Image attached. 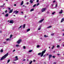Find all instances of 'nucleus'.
<instances>
[{
    "mask_svg": "<svg viewBox=\"0 0 64 64\" xmlns=\"http://www.w3.org/2000/svg\"><path fill=\"white\" fill-rule=\"evenodd\" d=\"M8 56V53H7L6 54L3 56L0 59V60H4Z\"/></svg>",
    "mask_w": 64,
    "mask_h": 64,
    "instance_id": "f257e3e1",
    "label": "nucleus"
},
{
    "mask_svg": "<svg viewBox=\"0 0 64 64\" xmlns=\"http://www.w3.org/2000/svg\"><path fill=\"white\" fill-rule=\"evenodd\" d=\"M46 52V50H44L43 51H42V52H40L38 54V55H40L41 54L40 56L42 57L43 56V55H44V54L45 53V52Z\"/></svg>",
    "mask_w": 64,
    "mask_h": 64,
    "instance_id": "f03ea898",
    "label": "nucleus"
},
{
    "mask_svg": "<svg viewBox=\"0 0 64 64\" xmlns=\"http://www.w3.org/2000/svg\"><path fill=\"white\" fill-rule=\"evenodd\" d=\"M18 13H19V11L16 10L13 13H15L16 14H17Z\"/></svg>",
    "mask_w": 64,
    "mask_h": 64,
    "instance_id": "7ed1b4c3",
    "label": "nucleus"
},
{
    "mask_svg": "<svg viewBox=\"0 0 64 64\" xmlns=\"http://www.w3.org/2000/svg\"><path fill=\"white\" fill-rule=\"evenodd\" d=\"M21 41H22V40L20 39V40H18L17 42V43H18V44H20V42H21Z\"/></svg>",
    "mask_w": 64,
    "mask_h": 64,
    "instance_id": "20e7f679",
    "label": "nucleus"
},
{
    "mask_svg": "<svg viewBox=\"0 0 64 64\" xmlns=\"http://www.w3.org/2000/svg\"><path fill=\"white\" fill-rule=\"evenodd\" d=\"M46 10V8H42V12H44V11H45Z\"/></svg>",
    "mask_w": 64,
    "mask_h": 64,
    "instance_id": "39448f33",
    "label": "nucleus"
},
{
    "mask_svg": "<svg viewBox=\"0 0 64 64\" xmlns=\"http://www.w3.org/2000/svg\"><path fill=\"white\" fill-rule=\"evenodd\" d=\"M10 23H12V24H13V23H14V22L13 21V20H10Z\"/></svg>",
    "mask_w": 64,
    "mask_h": 64,
    "instance_id": "423d86ee",
    "label": "nucleus"
},
{
    "mask_svg": "<svg viewBox=\"0 0 64 64\" xmlns=\"http://www.w3.org/2000/svg\"><path fill=\"white\" fill-rule=\"evenodd\" d=\"M13 11V9H12L11 10H10V11L9 12V13H11Z\"/></svg>",
    "mask_w": 64,
    "mask_h": 64,
    "instance_id": "0eeeda50",
    "label": "nucleus"
},
{
    "mask_svg": "<svg viewBox=\"0 0 64 64\" xmlns=\"http://www.w3.org/2000/svg\"><path fill=\"white\" fill-rule=\"evenodd\" d=\"M62 13H63V10H61L60 12H59V13L60 14H62Z\"/></svg>",
    "mask_w": 64,
    "mask_h": 64,
    "instance_id": "6e6552de",
    "label": "nucleus"
},
{
    "mask_svg": "<svg viewBox=\"0 0 64 64\" xmlns=\"http://www.w3.org/2000/svg\"><path fill=\"white\" fill-rule=\"evenodd\" d=\"M8 15H9V14H6V15H5V17H8Z\"/></svg>",
    "mask_w": 64,
    "mask_h": 64,
    "instance_id": "1a4fd4ad",
    "label": "nucleus"
},
{
    "mask_svg": "<svg viewBox=\"0 0 64 64\" xmlns=\"http://www.w3.org/2000/svg\"><path fill=\"white\" fill-rule=\"evenodd\" d=\"M44 19H42V20H40L39 22H40V23H41L42 22V21H43V20H44Z\"/></svg>",
    "mask_w": 64,
    "mask_h": 64,
    "instance_id": "9d476101",
    "label": "nucleus"
},
{
    "mask_svg": "<svg viewBox=\"0 0 64 64\" xmlns=\"http://www.w3.org/2000/svg\"><path fill=\"white\" fill-rule=\"evenodd\" d=\"M49 58H51L52 57V55L50 54L49 55Z\"/></svg>",
    "mask_w": 64,
    "mask_h": 64,
    "instance_id": "9b49d317",
    "label": "nucleus"
},
{
    "mask_svg": "<svg viewBox=\"0 0 64 64\" xmlns=\"http://www.w3.org/2000/svg\"><path fill=\"white\" fill-rule=\"evenodd\" d=\"M24 3V2H23V1H22L21 4V5H22Z\"/></svg>",
    "mask_w": 64,
    "mask_h": 64,
    "instance_id": "f8f14e48",
    "label": "nucleus"
},
{
    "mask_svg": "<svg viewBox=\"0 0 64 64\" xmlns=\"http://www.w3.org/2000/svg\"><path fill=\"white\" fill-rule=\"evenodd\" d=\"M34 10V8L30 10V12L33 11Z\"/></svg>",
    "mask_w": 64,
    "mask_h": 64,
    "instance_id": "ddd939ff",
    "label": "nucleus"
},
{
    "mask_svg": "<svg viewBox=\"0 0 64 64\" xmlns=\"http://www.w3.org/2000/svg\"><path fill=\"white\" fill-rule=\"evenodd\" d=\"M30 2L31 3V4H32V3H33V2L32 1V0H30Z\"/></svg>",
    "mask_w": 64,
    "mask_h": 64,
    "instance_id": "4468645a",
    "label": "nucleus"
},
{
    "mask_svg": "<svg viewBox=\"0 0 64 64\" xmlns=\"http://www.w3.org/2000/svg\"><path fill=\"white\" fill-rule=\"evenodd\" d=\"M0 52L1 53H2L3 52V50L1 49L0 50Z\"/></svg>",
    "mask_w": 64,
    "mask_h": 64,
    "instance_id": "2eb2a0df",
    "label": "nucleus"
},
{
    "mask_svg": "<svg viewBox=\"0 0 64 64\" xmlns=\"http://www.w3.org/2000/svg\"><path fill=\"white\" fill-rule=\"evenodd\" d=\"M30 28L28 29L27 30V32H29V31H30Z\"/></svg>",
    "mask_w": 64,
    "mask_h": 64,
    "instance_id": "dca6fc26",
    "label": "nucleus"
},
{
    "mask_svg": "<svg viewBox=\"0 0 64 64\" xmlns=\"http://www.w3.org/2000/svg\"><path fill=\"white\" fill-rule=\"evenodd\" d=\"M44 37H48V36H46V35H44Z\"/></svg>",
    "mask_w": 64,
    "mask_h": 64,
    "instance_id": "f3484780",
    "label": "nucleus"
},
{
    "mask_svg": "<svg viewBox=\"0 0 64 64\" xmlns=\"http://www.w3.org/2000/svg\"><path fill=\"white\" fill-rule=\"evenodd\" d=\"M25 26H26V24H24V26H23V28H25Z\"/></svg>",
    "mask_w": 64,
    "mask_h": 64,
    "instance_id": "a211bd4d",
    "label": "nucleus"
},
{
    "mask_svg": "<svg viewBox=\"0 0 64 64\" xmlns=\"http://www.w3.org/2000/svg\"><path fill=\"white\" fill-rule=\"evenodd\" d=\"M10 60H8L7 61V63H9L10 62Z\"/></svg>",
    "mask_w": 64,
    "mask_h": 64,
    "instance_id": "6ab92c4d",
    "label": "nucleus"
},
{
    "mask_svg": "<svg viewBox=\"0 0 64 64\" xmlns=\"http://www.w3.org/2000/svg\"><path fill=\"white\" fill-rule=\"evenodd\" d=\"M12 36H13V35L12 34H11L10 36V38H11L12 37Z\"/></svg>",
    "mask_w": 64,
    "mask_h": 64,
    "instance_id": "aec40b11",
    "label": "nucleus"
},
{
    "mask_svg": "<svg viewBox=\"0 0 64 64\" xmlns=\"http://www.w3.org/2000/svg\"><path fill=\"white\" fill-rule=\"evenodd\" d=\"M56 47H57V48H59V47H60V46L58 45H57Z\"/></svg>",
    "mask_w": 64,
    "mask_h": 64,
    "instance_id": "412c9836",
    "label": "nucleus"
},
{
    "mask_svg": "<svg viewBox=\"0 0 64 64\" xmlns=\"http://www.w3.org/2000/svg\"><path fill=\"white\" fill-rule=\"evenodd\" d=\"M32 50H30L29 51V52H32Z\"/></svg>",
    "mask_w": 64,
    "mask_h": 64,
    "instance_id": "4be33fe9",
    "label": "nucleus"
},
{
    "mask_svg": "<svg viewBox=\"0 0 64 64\" xmlns=\"http://www.w3.org/2000/svg\"><path fill=\"white\" fill-rule=\"evenodd\" d=\"M36 6V4H35L33 6V7H35Z\"/></svg>",
    "mask_w": 64,
    "mask_h": 64,
    "instance_id": "5701e85b",
    "label": "nucleus"
},
{
    "mask_svg": "<svg viewBox=\"0 0 64 64\" xmlns=\"http://www.w3.org/2000/svg\"><path fill=\"white\" fill-rule=\"evenodd\" d=\"M51 27H52V26H49L47 28H51Z\"/></svg>",
    "mask_w": 64,
    "mask_h": 64,
    "instance_id": "b1692460",
    "label": "nucleus"
},
{
    "mask_svg": "<svg viewBox=\"0 0 64 64\" xmlns=\"http://www.w3.org/2000/svg\"><path fill=\"white\" fill-rule=\"evenodd\" d=\"M55 13V12H54L52 13V15H54Z\"/></svg>",
    "mask_w": 64,
    "mask_h": 64,
    "instance_id": "393cba45",
    "label": "nucleus"
},
{
    "mask_svg": "<svg viewBox=\"0 0 64 64\" xmlns=\"http://www.w3.org/2000/svg\"><path fill=\"white\" fill-rule=\"evenodd\" d=\"M18 58H17L16 60H14V61H17V60H18Z\"/></svg>",
    "mask_w": 64,
    "mask_h": 64,
    "instance_id": "a878e982",
    "label": "nucleus"
},
{
    "mask_svg": "<svg viewBox=\"0 0 64 64\" xmlns=\"http://www.w3.org/2000/svg\"><path fill=\"white\" fill-rule=\"evenodd\" d=\"M40 47V46L39 45H38L37 46V48H38L39 47Z\"/></svg>",
    "mask_w": 64,
    "mask_h": 64,
    "instance_id": "bb28decb",
    "label": "nucleus"
},
{
    "mask_svg": "<svg viewBox=\"0 0 64 64\" xmlns=\"http://www.w3.org/2000/svg\"><path fill=\"white\" fill-rule=\"evenodd\" d=\"M5 13H7V10H6L5 11Z\"/></svg>",
    "mask_w": 64,
    "mask_h": 64,
    "instance_id": "cd10ccee",
    "label": "nucleus"
},
{
    "mask_svg": "<svg viewBox=\"0 0 64 64\" xmlns=\"http://www.w3.org/2000/svg\"><path fill=\"white\" fill-rule=\"evenodd\" d=\"M19 45L18 44H17L16 45V47H19Z\"/></svg>",
    "mask_w": 64,
    "mask_h": 64,
    "instance_id": "c85d7f7f",
    "label": "nucleus"
},
{
    "mask_svg": "<svg viewBox=\"0 0 64 64\" xmlns=\"http://www.w3.org/2000/svg\"><path fill=\"white\" fill-rule=\"evenodd\" d=\"M54 46H53L52 48V49H53V48H54Z\"/></svg>",
    "mask_w": 64,
    "mask_h": 64,
    "instance_id": "c756f323",
    "label": "nucleus"
},
{
    "mask_svg": "<svg viewBox=\"0 0 64 64\" xmlns=\"http://www.w3.org/2000/svg\"><path fill=\"white\" fill-rule=\"evenodd\" d=\"M16 59H17L18 58V56H16L15 57Z\"/></svg>",
    "mask_w": 64,
    "mask_h": 64,
    "instance_id": "7c9ffc66",
    "label": "nucleus"
},
{
    "mask_svg": "<svg viewBox=\"0 0 64 64\" xmlns=\"http://www.w3.org/2000/svg\"><path fill=\"white\" fill-rule=\"evenodd\" d=\"M22 26H21L19 28H18V29H20V28H21V27H22Z\"/></svg>",
    "mask_w": 64,
    "mask_h": 64,
    "instance_id": "2f4dec72",
    "label": "nucleus"
},
{
    "mask_svg": "<svg viewBox=\"0 0 64 64\" xmlns=\"http://www.w3.org/2000/svg\"><path fill=\"white\" fill-rule=\"evenodd\" d=\"M39 5V3H38V4H37L36 6H38V5Z\"/></svg>",
    "mask_w": 64,
    "mask_h": 64,
    "instance_id": "473e14b6",
    "label": "nucleus"
},
{
    "mask_svg": "<svg viewBox=\"0 0 64 64\" xmlns=\"http://www.w3.org/2000/svg\"><path fill=\"white\" fill-rule=\"evenodd\" d=\"M23 48L24 49H26V47H25V46H23Z\"/></svg>",
    "mask_w": 64,
    "mask_h": 64,
    "instance_id": "72a5a7b5",
    "label": "nucleus"
},
{
    "mask_svg": "<svg viewBox=\"0 0 64 64\" xmlns=\"http://www.w3.org/2000/svg\"><path fill=\"white\" fill-rule=\"evenodd\" d=\"M9 40V38H7L6 39V41H8V40Z\"/></svg>",
    "mask_w": 64,
    "mask_h": 64,
    "instance_id": "f704fd0d",
    "label": "nucleus"
},
{
    "mask_svg": "<svg viewBox=\"0 0 64 64\" xmlns=\"http://www.w3.org/2000/svg\"><path fill=\"white\" fill-rule=\"evenodd\" d=\"M54 34H51V35L52 36H53V35H54Z\"/></svg>",
    "mask_w": 64,
    "mask_h": 64,
    "instance_id": "c9c22d12",
    "label": "nucleus"
},
{
    "mask_svg": "<svg viewBox=\"0 0 64 64\" xmlns=\"http://www.w3.org/2000/svg\"><path fill=\"white\" fill-rule=\"evenodd\" d=\"M62 20L63 21H64V18H62Z\"/></svg>",
    "mask_w": 64,
    "mask_h": 64,
    "instance_id": "e433bc0d",
    "label": "nucleus"
},
{
    "mask_svg": "<svg viewBox=\"0 0 64 64\" xmlns=\"http://www.w3.org/2000/svg\"><path fill=\"white\" fill-rule=\"evenodd\" d=\"M36 60H33V62H35Z\"/></svg>",
    "mask_w": 64,
    "mask_h": 64,
    "instance_id": "4c0bfd02",
    "label": "nucleus"
},
{
    "mask_svg": "<svg viewBox=\"0 0 64 64\" xmlns=\"http://www.w3.org/2000/svg\"><path fill=\"white\" fill-rule=\"evenodd\" d=\"M52 57L54 58H55V56H53Z\"/></svg>",
    "mask_w": 64,
    "mask_h": 64,
    "instance_id": "58836bf2",
    "label": "nucleus"
},
{
    "mask_svg": "<svg viewBox=\"0 0 64 64\" xmlns=\"http://www.w3.org/2000/svg\"><path fill=\"white\" fill-rule=\"evenodd\" d=\"M1 7H4V6H0Z\"/></svg>",
    "mask_w": 64,
    "mask_h": 64,
    "instance_id": "ea45409f",
    "label": "nucleus"
},
{
    "mask_svg": "<svg viewBox=\"0 0 64 64\" xmlns=\"http://www.w3.org/2000/svg\"><path fill=\"white\" fill-rule=\"evenodd\" d=\"M26 60L25 59H24L22 60V61H25Z\"/></svg>",
    "mask_w": 64,
    "mask_h": 64,
    "instance_id": "a19ab883",
    "label": "nucleus"
},
{
    "mask_svg": "<svg viewBox=\"0 0 64 64\" xmlns=\"http://www.w3.org/2000/svg\"><path fill=\"white\" fill-rule=\"evenodd\" d=\"M40 28H39L38 29V30H40Z\"/></svg>",
    "mask_w": 64,
    "mask_h": 64,
    "instance_id": "79ce46f5",
    "label": "nucleus"
},
{
    "mask_svg": "<svg viewBox=\"0 0 64 64\" xmlns=\"http://www.w3.org/2000/svg\"><path fill=\"white\" fill-rule=\"evenodd\" d=\"M14 51H15V50H13V52H14Z\"/></svg>",
    "mask_w": 64,
    "mask_h": 64,
    "instance_id": "37998d69",
    "label": "nucleus"
},
{
    "mask_svg": "<svg viewBox=\"0 0 64 64\" xmlns=\"http://www.w3.org/2000/svg\"><path fill=\"white\" fill-rule=\"evenodd\" d=\"M53 64H56V62H54L53 63Z\"/></svg>",
    "mask_w": 64,
    "mask_h": 64,
    "instance_id": "c03bdc74",
    "label": "nucleus"
},
{
    "mask_svg": "<svg viewBox=\"0 0 64 64\" xmlns=\"http://www.w3.org/2000/svg\"><path fill=\"white\" fill-rule=\"evenodd\" d=\"M37 2H39V0H37V1H36Z\"/></svg>",
    "mask_w": 64,
    "mask_h": 64,
    "instance_id": "a18cd8bd",
    "label": "nucleus"
},
{
    "mask_svg": "<svg viewBox=\"0 0 64 64\" xmlns=\"http://www.w3.org/2000/svg\"><path fill=\"white\" fill-rule=\"evenodd\" d=\"M13 63H14V64H15V63H16V62H13Z\"/></svg>",
    "mask_w": 64,
    "mask_h": 64,
    "instance_id": "49530a36",
    "label": "nucleus"
},
{
    "mask_svg": "<svg viewBox=\"0 0 64 64\" xmlns=\"http://www.w3.org/2000/svg\"><path fill=\"white\" fill-rule=\"evenodd\" d=\"M55 1H55V0H54V1H53V2L54 3V2H55Z\"/></svg>",
    "mask_w": 64,
    "mask_h": 64,
    "instance_id": "de8ad7c7",
    "label": "nucleus"
},
{
    "mask_svg": "<svg viewBox=\"0 0 64 64\" xmlns=\"http://www.w3.org/2000/svg\"><path fill=\"white\" fill-rule=\"evenodd\" d=\"M45 56H46V55H44L43 56V57H45Z\"/></svg>",
    "mask_w": 64,
    "mask_h": 64,
    "instance_id": "09e8293b",
    "label": "nucleus"
},
{
    "mask_svg": "<svg viewBox=\"0 0 64 64\" xmlns=\"http://www.w3.org/2000/svg\"><path fill=\"white\" fill-rule=\"evenodd\" d=\"M8 9H9L10 10H11V8H8Z\"/></svg>",
    "mask_w": 64,
    "mask_h": 64,
    "instance_id": "8fccbe9b",
    "label": "nucleus"
},
{
    "mask_svg": "<svg viewBox=\"0 0 64 64\" xmlns=\"http://www.w3.org/2000/svg\"><path fill=\"white\" fill-rule=\"evenodd\" d=\"M14 6H16V4H14Z\"/></svg>",
    "mask_w": 64,
    "mask_h": 64,
    "instance_id": "3c124183",
    "label": "nucleus"
},
{
    "mask_svg": "<svg viewBox=\"0 0 64 64\" xmlns=\"http://www.w3.org/2000/svg\"><path fill=\"white\" fill-rule=\"evenodd\" d=\"M56 7H57V4H56Z\"/></svg>",
    "mask_w": 64,
    "mask_h": 64,
    "instance_id": "603ef678",
    "label": "nucleus"
},
{
    "mask_svg": "<svg viewBox=\"0 0 64 64\" xmlns=\"http://www.w3.org/2000/svg\"><path fill=\"white\" fill-rule=\"evenodd\" d=\"M49 12H47V14H49Z\"/></svg>",
    "mask_w": 64,
    "mask_h": 64,
    "instance_id": "864d4df0",
    "label": "nucleus"
},
{
    "mask_svg": "<svg viewBox=\"0 0 64 64\" xmlns=\"http://www.w3.org/2000/svg\"><path fill=\"white\" fill-rule=\"evenodd\" d=\"M57 55H58V56L60 55V54H57Z\"/></svg>",
    "mask_w": 64,
    "mask_h": 64,
    "instance_id": "5fc2aeb1",
    "label": "nucleus"
},
{
    "mask_svg": "<svg viewBox=\"0 0 64 64\" xmlns=\"http://www.w3.org/2000/svg\"><path fill=\"white\" fill-rule=\"evenodd\" d=\"M61 22H62H62H63V20H61Z\"/></svg>",
    "mask_w": 64,
    "mask_h": 64,
    "instance_id": "6e6d98bb",
    "label": "nucleus"
},
{
    "mask_svg": "<svg viewBox=\"0 0 64 64\" xmlns=\"http://www.w3.org/2000/svg\"><path fill=\"white\" fill-rule=\"evenodd\" d=\"M21 13H22V14H23V12H21Z\"/></svg>",
    "mask_w": 64,
    "mask_h": 64,
    "instance_id": "4d7b16f0",
    "label": "nucleus"
},
{
    "mask_svg": "<svg viewBox=\"0 0 64 64\" xmlns=\"http://www.w3.org/2000/svg\"><path fill=\"white\" fill-rule=\"evenodd\" d=\"M27 61H28V62L29 61V60L28 59H27Z\"/></svg>",
    "mask_w": 64,
    "mask_h": 64,
    "instance_id": "13d9d810",
    "label": "nucleus"
},
{
    "mask_svg": "<svg viewBox=\"0 0 64 64\" xmlns=\"http://www.w3.org/2000/svg\"><path fill=\"white\" fill-rule=\"evenodd\" d=\"M0 33H2V31H0Z\"/></svg>",
    "mask_w": 64,
    "mask_h": 64,
    "instance_id": "bf43d9fd",
    "label": "nucleus"
},
{
    "mask_svg": "<svg viewBox=\"0 0 64 64\" xmlns=\"http://www.w3.org/2000/svg\"><path fill=\"white\" fill-rule=\"evenodd\" d=\"M27 17V16H24V18H26Z\"/></svg>",
    "mask_w": 64,
    "mask_h": 64,
    "instance_id": "052dcab7",
    "label": "nucleus"
},
{
    "mask_svg": "<svg viewBox=\"0 0 64 64\" xmlns=\"http://www.w3.org/2000/svg\"><path fill=\"white\" fill-rule=\"evenodd\" d=\"M22 6H23V7H25V6H24V5H23Z\"/></svg>",
    "mask_w": 64,
    "mask_h": 64,
    "instance_id": "680f3d73",
    "label": "nucleus"
},
{
    "mask_svg": "<svg viewBox=\"0 0 64 64\" xmlns=\"http://www.w3.org/2000/svg\"><path fill=\"white\" fill-rule=\"evenodd\" d=\"M27 4H29V3H28V2H27Z\"/></svg>",
    "mask_w": 64,
    "mask_h": 64,
    "instance_id": "e2e57ef3",
    "label": "nucleus"
},
{
    "mask_svg": "<svg viewBox=\"0 0 64 64\" xmlns=\"http://www.w3.org/2000/svg\"><path fill=\"white\" fill-rule=\"evenodd\" d=\"M4 44H5V43H6V42H4Z\"/></svg>",
    "mask_w": 64,
    "mask_h": 64,
    "instance_id": "0e129e2a",
    "label": "nucleus"
},
{
    "mask_svg": "<svg viewBox=\"0 0 64 64\" xmlns=\"http://www.w3.org/2000/svg\"><path fill=\"white\" fill-rule=\"evenodd\" d=\"M5 4H3L4 6V5H5Z\"/></svg>",
    "mask_w": 64,
    "mask_h": 64,
    "instance_id": "69168bd1",
    "label": "nucleus"
},
{
    "mask_svg": "<svg viewBox=\"0 0 64 64\" xmlns=\"http://www.w3.org/2000/svg\"><path fill=\"white\" fill-rule=\"evenodd\" d=\"M61 40H59V41H61Z\"/></svg>",
    "mask_w": 64,
    "mask_h": 64,
    "instance_id": "338daca9",
    "label": "nucleus"
},
{
    "mask_svg": "<svg viewBox=\"0 0 64 64\" xmlns=\"http://www.w3.org/2000/svg\"><path fill=\"white\" fill-rule=\"evenodd\" d=\"M48 54H46V56H48Z\"/></svg>",
    "mask_w": 64,
    "mask_h": 64,
    "instance_id": "774afa93",
    "label": "nucleus"
}]
</instances>
